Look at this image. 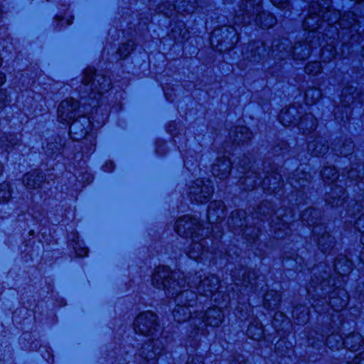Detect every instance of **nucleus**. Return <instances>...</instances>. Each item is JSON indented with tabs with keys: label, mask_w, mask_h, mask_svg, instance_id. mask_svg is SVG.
<instances>
[{
	"label": "nucleus",
	"mask_w": 364,
	"mask_h": 364,
	"mask_svg": "<svg viewBox=\"0 0 364 364\" xmlns=\"http://www.w3.org/2000/svg\"><path fill=\"white\" fill-rule=\"evenodd\" d=\"M226 215V208L222 200H215L210 203L208 210V226L203 227L199 221L190 215L179 218L175 225V230L182 237H190L191 244L186 247L187 255L193 259L208 258V255H217L213 247V242L209 236L213 235L215 228L213 224L223 220Z\"/></svg>",
	"instance_id": "obj_1"
},
{
	"label": "nucleus",
	"mask_w": 364,
	"mask_h": 364,
	"mask_svg": "<svg viewBox=\"0 0 364 364\" xmlns=\"http://www.w3.org/2000/svg\"><path fill=\"white\" fill-rule=\"evenodd\" d=\"M180 272H171L166 266L158 267L152 276V285L158 289L163 288L168 296H175L176 306L173 311L174 320L178 323L188 321L191 336L194 338L197 315V292L188 286V277L181 278Z\"/></svg>",
	"instance_id": "obj_2"
},
{
	"label": "nucleus",
	"mask_w": 364,
	"mask_h": 364,
	"mask_svg": "<svg viewBox=\"0 0 364 364\" xmlns=\"http://www.w3.org/2000/svg\"><path fill=\"white\" fill-rule=\"evenodd\" d=\"M200 273H196L193 279L188 277V286L191 288H195L200 295L210 298L213 301L217 307L210 308L205 313L199 312L197 309V315L193 320H196V328L194 335L195 346H198V340L196 338L199 335H206V327L208 326L217 327L223 321L224 314L222 308L225 307L230 301V296L228 295L229 299L222 295V291L220 290L218 278L215 275H210L201 279Z\"/></svg>",
	"instance_id": "obj_3"
},
{
	"label": "nucleus",
	"mask_w": 364,
	"mask_h": 364,
	"mask_svg": "<svg viewBox=\"0 0 364 364\" xmlns=\"http://www.w3.org/2000/svg\"><path fill=\"white\" fill-rule=\"evenodd\" d=\"M321 264L314 267L312 272L315 278L309 287L307 292L312 300L311 305L315 311L319 314L329 313L330 309L335 311H340L348 304L349 296L342 284H337L326 272V277H322V280L317 277L316 274L320 272Z\"/></svg>",
	"instance_id": "obj_4"
},
{
	"label": "nucleus",
	"mask_w": 364,
	"mask_h": 364,
	"mask_svg": "<svg viewBox=\"0 0 364 364\" xmlns=\"http://www.w3.org/2000/svg\"><path fill=\"white\" fill-rule=\"evenodd\" d=\"M235 164L241 168L240 171L245 176L240 178V183L245 191H252L257 186H261L264 191L274 192L280 187L282 176L277 173H272L264 178L259 173L251 170V161L248 157H244L238 161L232 162L230 158L223 156L217 158L212 166V173L215 178L225 179L230 173L231 165Z\"/></svg>",
	"instance_id": "obj_5"
},
{
	"label": "nucleus",
	"mask_w": 364,
	"mask_h": 364,
	"mask_svg": "<svg viewBox=\"0 0 364 364\" xmlns=\"http://www.w3.org/2000/svg\"><path fill=\"white\" fill-rule=\"evenodd\" d=\"M134 329L136 333L152 336L139 348L138 355L148 363H154L165 350L157 316L149 311L141 313L135 319Z\"/></svg>",
	"instance_id": "obj_6"
},
{
	"label": "nucleus",
	"mask_w": 364,
	"mask_h": 364,
	"mask_svg": "<svg viewBox=\"0 0 364 364\" xmlns=\"http://www.w3.org/2000/svg\"><path fill=\"white\" fill-rule=\"evenodd\" d=\"M78 101L73 97L63 100L58 108V117L61 123L70 124V136L73 141L87 140L94 136L91 134L92 123L90 117L80 114Z\"/></svg>",
	"instance_id": "obj_7"
},
{
	"label": "nucleus",
	"mask_w": 364,
	"mask_h": 364,
	"mask_svg": "<svg viewBox=\"0 0 364 364\" xmlns=\"http://www.w3.org/2000/svg\"><path fill=\"white\" fill-rule=\"evenodd\" d=\"M262 0H243L234 17V23L238 26L252 25L262 29H268L277 23L273 15L262 11Z\"/></svg>",
	"instance_id": "obj_8"
},
{
	"label": "nucleus",
	"mask_w": 364,
	"mask_h": 364,
	"mask_svg": "<svg viewBox=\"0 0 364 364\" xmlns=\"http://www.w3.org/2000/svg\"><path fill=\"white\" fill-rule=\"evenodd\" d=\"M309 338V344L316 348H319L322 345H326L332 350H337L345 346L351 351H356L364 343V339L361 334L353 333L348 335L346 338L338 333H331L325 338L323 334L313 331Z\"/></svg>",
	"instance_id": "obj_9"
},
{
	"label": "nucleus",
	"mask_w": 364,
	"mask_h": 364,
	"mask_svg": "<svg viewBox=\"0 0 364 364\" xmlns=\"http://www.w3.org/2000/svg\"><path fill=\"white\" fill-rule=\"evenodd\" d=\"M312 41L296 43L290 47V41L287 38L274 40L268 55L275 60H284L292 58L297 60H304L309 58L314 48Z\"/></svg>",
	"instance_id": "obj_10"
},
{
	"label": "nucleus",
	"mask_w": 364,
	"mask_h": 364,
	"mask_svg": "<svg viewBox=\"0 0 364 364\" xmlns=\"http://www.w3.org/2000/svg\"><path fill=\"white\" fill-rule=\"evenodd\" d=\"M302 222L313 226L314 240L317 241L318 249L323 253L330 254L334 248V239L326 231V227L318 223L320 213L318 210L310 208L306 209L301 215Z\"/></svg>",
	"instance_id": "obj_11"
},
{
	"label": "nucleus",
	"mask_w": 364,
	"mask_h": 364,
	"mask_svg": "<svg viewBox=\"0 0 364 364\" xmlns=\"http://www.w3.org/2000/svg\"><path fill=\"white\" fill-rule=\"evenodd\" d=\"M82 82L85 86L91 83L90 94L91 102L90 105L93 108L99 106V101L102 95L108 92L112 87L111 80L109 77L102 75H96L95 70L92 68H87L85 70Z\"/></svg>",
	"instance_id": "obj_12"
},
{
	"label": "nucleus",
	"mask_w": 364,
	"mask_h": 364,
	"mask_svg": "<svg viewBox=\"0 0 364 364\" xmlns=\"http://www.w3.org/2000/svg\"><path fill=\"white\" fill-rule=\"evenodd\" d=\"M166 6L164 3L157 10L159 14H163L164 16L171 18L178 14H191L198 9L197 0H173L171 4L168 3Z\"/></svg>",
	"instance_id": "obj_13"
},
{
	"label": "nucleus",
	"mask_w": 364,
	"mask_h": 364,
	"mask_svg": "<svg viewBox=\"0 0 364 364\" xmlns=\"http://www.w3.org/2000/svg\"><path fill=\"white\" fill-rule=\"evenodd\" d=\"M231 276L232 281L237 287H250L254 289L255 291H257L259 287L263 288L264 282L263 277L257 276L254 271L247 273L243 269L232 270Z\"/></svg>",
	"instance_id": "obj_14"
},
{
	"label": "nucleus",
	"mask_w": 364,
	"mask_h": 364,
	"mask_svg": "<svg viewBox=\"0 0 364 364\" xmlns=\"http://www.w3.org/2000/svg\"><path fill=\"white\" fill-rule=\"evenodd\" d=\"M363 208V204L360 203H355L350 206L348 205L346 210L348 218L345 220V228L348 231H358L363 233L361 239L364 238V213H361L358 218L355 219L356 215L360 213Z\"/></svg>",
	"instance_id": "obj_15"
},
{
	"label": "nucleus",
	"mask_w": 364,
	"mask_h": 364,
	"mask_svg": "<svg viewBox=\"0 0 364 364\" xmlns=\"http://www.w3.org/2000/svg\"><path fill=\"white\" fill-rule=\"evenodd\" d=\"M213 193V187L212 183L208 180L205 183L203 180L198 179L192 183L190 186L189 194L191 198H193L198 203H206L211 197Z\"/></svg>",
	"instance_id": "obj_16"
},
{
	"label": "nucleus",
	"mask_w": 364,
	"mask_h": 364,
	"mask_svg": "<svg viewBox=\"0 0 364 364\" xmlns=\"http://www.w3.org/2000/svg\"><path fill=\"white\" fill-rule=\"evenodd\" d=\"M335 274L337 275L336 278L332 277L326 270L323 272V274L320 277H317L322 280V277H326L325 272L332 278L331 282L333 283V280L337 284H342L341 283L346 282L345 277L347 276L353 269L352 262L348 259L345 255H341L337 258L333 264Z\"/></svg>",
	"instance_id": "obj_17"
},
{
	"label": "nucleus",
	"mask_w": 364,
	"mask_h": 364,
	"mask_svg": "<svg viewBox=\"0 0 364 364\" xmlns=\"http://www.w3.org/2000/svg\"><path fill=\"white\" fill-rule=\"evenodd\" d=\"M345 191L338 186H335L331 191L328 193L326 201L332 206H339L343 204L345 201Z\"/></svg>",
	"instance_id": "obj_18"
},
{
	"label": "nucleus",
	"mask_w": 364,
	"mask_h": 364,
	"mask_svg": "<svg viewBox=\"0 0 364 364\" xmlns=\"http://www.w3.org/2000/svg\"><path fill=\"white\" fill-rule=\"evenodd\" d=\"M43 178L44 176L41 171L34 170L24 175L23 183L28 188L34 189L40 186L43 181Z\"/></svg>",
	"instance_id": "obj_19"
},
{
	"label": "nucleus",
	"mask_w": 364,
	"mask_h": 364,
	"mask_svg": "<svg viewBox=\"0 0 364 364\" xmlns=\"http://www.w3.org/2000/svg\"><path fill=\"white\" fill-rule=\"evenodd\" d=\"M289 183L294 188H303L306 186V183L311 180V176L308 173L297 169L289 177Z\"/></svg>",
	"instance_id": "obj_20"
},
{
	"label": "nucleus",
	"mask_w": 364,
	"mask_h": 364,
	"mask_svg": "<svg viewBox=\"0 0 364 364\" xmlns=\"http://www.w3.org/2000/svg\"><path fill=\"white\" fill-rule=\"evenodd\" d=\"M317 125V119L311 113H306L302 116L298 124L299 129L303 131L304 134L316 130Z\"/></svg>",
	"instance_id": "obj_21"
},
{
	"label": "nucleus",
	"mask_w": 364,
	"mask_h": 364,
	"mask_svg": "<svg viewBox=\"0 0 364 364\" xmlns=\"http://www.w3.org/2000/svg\"><path fill=\"white\" fill-rule=\"evenodd\" d=\"M233 143L240 144L252 139V134L245 126H238L230 134Z\"/></svg>",
	"instance_id": "obj_22"
},
{
	"label": "nucleus",
	"mask_w": 364,
	"mask_h": 364,
	"mask_svg": "<svg viewBox=\"0 0 364 364\" xmlns=\"http://www.w3.org/2000/svg\"><path fill=\"white\" fill-rule=\"evenodd\" d=\"M308 150L312 155L320 156L328 151V146L326 144V141L323 138L318 137L309 143Z\"/></svg>",
	"instance_id": "obj_23"
},
{
	"label": "nucleus",
	"mask_w": 364,
	"mask_h": 364,
	"mask_svg": "<svg viewBox=\"0 0 364 364\" xmlns=\"http://www.w3.org/2000/svg\"><path fill=\"white\" fill-rule=\"evenodd\" d=\"M247 335L253 340L259 341L263 338L264 330L261 322L253 318L247 329Z\"/></svg>",
	"instance_id": "obj_24"
},
{
	"label": "nucleus",
	"mask_w": 364,
	"mask_h": 364,
	"mask_svg": "<svg viewBox=\"0 0 364 364\" xmlns=\"http://www.w3.org/2000/svg\"><path fill=\"white\" fill-rule=\"evenodd\" d=\"M281 301V296L277 291L271 290L264 296V306L267 309H274L277 308Z\"/></svg>",
	"instance_id": "obj_25"
},
{
	"label": "nucleus",
	"mask_w": 364,
	"mask_h": 364,
	"mask_svg": "<svg viewBox=\"0 0 364 364\" xmlns=\"http://www.w3.org/2000/svg\"><path fill=\"white\" fill-rule=\"evenodd\" d=\"M21 136L17 134H4L0 139V149L8 151L13 146L18 144Z\"/></svg>",
	"instance_id": "obj_26"
},
{
	"label": "nucleus",
	"mask_w": 364,
	"mask_h": 364,
	"mask_svg": "<svg viewBox=\"0 0 364 364\" xmlns=\"http://www.w3.org/2000/svg\"><path fill=\"white\" fill-rule=\"evenodd\" d=\"M292 316L297 320L298 323H306L309 317V311L304 306H296L293 309Z\"/></svg>",
	"instance_id": "obj_27"
},
{
	"label": "nucleus",
	"mask_w": 364,
	"mask_h": 364,
	"mask_svg": "<svg viewBox=\"0 0 364 364\" xmlns=\"http://www.w3.org/2000/svg\"><path fill=\"white\" fill-rule=\"evenodd\" d=\"M347 178L355 181L360 179L364 183V166L362 164H357L355 167H352L347 173Z\"/></svg>",
	"instance_id": "obj_28"
},
{
	"label": "nucleus",
	"mask_w": 364,
	"mask_h": 364,
	"mask_svg": "<svg viewBox=\"0 0 364 364\" xmlns=\"http://www.w3.org/2000/svg\"><path fill=\"white\" fill-rule=\"evenodd\" d=\"M321 174L323 180L326 183L335 182L339 178L338 172L333 166L325 167L321 171Z\"/></svg>",
	"instance_id": "obj_29"
},
{
	"label": "nucleus",
	"mask_w": 364,
	"mask_h": 364,
	"mask_svg": "<svg viewBox=\"0 0 364 364\" xmlns=\"http://www.w3.org/2000/svg\"><path fill=\"white\" fill-rule=\"evenodd\" d=\"M354 148V145L352 141H346L345 143L341 144L340 141L337 142L336 147L333 148V150L336 152L337 154L343 156H348L351 154Z\"/></svg>",
	"instance_id": "obj_30"
},
{
	"label": "nucleus",
	"mask_w": 364,
	"mask_h": 364,
	"mask_svg": "<svg viewBox=\"0 0 364 364\" xmlns=\"http://www.w3.org/2000/svg\"><path fill=\"white\" fill-rule=\"evenodd\" d=\"M321 97L320 89L312 87L306 90L305 93V102L307 105H312L317 102Z\"/></svg>",
	"instance_id": "obj_31"
},
{
	"label": "nucleus",
	"mask_w": 364,
	"mask_h": 364,
	"mask_svg": "<svg viewBox=\"0 0 364 364\" xmlns=\"http://www.w3.org/2000/svg\"><path fill=\"white\" fill-rule=\"evenodd\" d=\"M245 214L242 210H235L233 211L231 214V217L228 219V224L232 228L235 227H242L245 221L242 218H239L240 216H244Z\"/></svg>",
	"instance_id": "obj_32"
},
{
	"label": "nucleus",
	"mask_w": 364,
	"mask_h": 364,
	"mask_svg": "<svg viewBox=\"0 0 364 364\" xmlns=\"http://www.w3.org/2000/svg\"><path fill=\"white\" fill-rule=\"evenodd\" d=\"M355 92V89L353 87H345L342 90V101L343 103H346L344 105L345 107L347 106L350 102H353L355 97H354V93Z\"/></svg>",
	"instance_id": "obj_33"
},
{
	"label": "nucleus",
	"mask_w": 364,
	"mask_h": 364,
	"mask_svg": "<svg viewBox=\"0 0 364 364\" xmlns=\"http://www.w3.org/2000/svg\"><path fill=\"white\" fill-rule=\"evenodd\" d=\"M321 63L317 61L309 63L305 67V73L309 75H316L321 73Z\"/></svg>",
	"instance_id": "obj_34"
},
{
	"label": "nucleus",
	"mask_w": 364,
	"mask_h": 364,
	"mask_svg": "<svg viewBox=\"0 0 364 364\" xmlns=\"http://www.w3.org/2000/svg\"><path fill=\"white\" fill-rule=\"evenodd\" d=\"M134 41L129 40L127 43L122 44V46L118 49V53L119 55L120 58H126L134 49Z\"/></svg>",
	"instance_id": "obj_35"
},
{
	"label": "nucleus",
	"mask_w": 364,
	"mask_h": 364,
	"mask_svg": "<svg viewBox=\"0 0 364 364\" xmlns=\"http://www.w3.org/2000/svg\"><path fill=\"white\" fill-rule=\"evenodd\" d=\"M321 58L323 61L330 60L336 56V48L333 46L329 45L321 49Z\"/></svg>",
	"instance_id": "obj_36"
},
{
	"label": "nucleus",
	"mask_w": 364,
	"mask_h": 364,
	"mask_svg": "<svg viewBox=\"0 0 364 364\" xmlns=\"http://www.w3.org/2000/svg\"><path fill=\"white\" fill-rule=\"evenodd\" d=\"M279 122L284 126L288 127L292 123V116L289 109H282L279 114Z\"/></svg>",
	"instance_id": "obj_37"
},
{
	"label": "nucleus",
	"mask_w": 364,
	"mask_h": 364,
	"mask_svg": "<svg viewBox=\"0 0 364 364\" xmlns=\"http://www.w3.org/2000/svg\"><path fill=\"white\" fill-rule=\"evenodd\" d=\"M225 30V31L230 33L232 35V37L235 38V41L238 40V36H236L235 29L232 26H225L223 28L220 30L221 33H224L223 30ZM219 30H214V31L211 33L210 36V43L212 46H214V38L218 35Z\"/></svg>",
	"instance_id": "obj_38"
},
{
	"label": "nucleus",
	"mask_w": 364,
	"mask_h": 364,
	"mask_svg": "<svg viewBox=\"0 0 364 364\" xmlns=\"http://www.w3.org/2000/svg\"><path fill=\"white\" fill-rule=\"evenodd\" d=\"M6 77L5 75L0 73V87L5 82ZM7 99V93L5 90L0 89V109L4 108L6 106V102Z\"/></svg>",
	"instance_id": "obj_39"
},
{
	"label": "nucleus",
	"mask_w": 364,
	"mask_h": 364,
	"mask_svg": "<svg viewBox=\"0 0 364 364\" xmlns=\"http://www.w3.org/2000/svg\"><path fill=\"white\" fill-rule=\"evenodd\" d=\"M11 197L10 186L7 183L0 185V202L7 201Z\"/></svg>",
	"instance_id": "obj_40"
},
{
	"label": "nucleus",
	"mask_w": 364,
	"mask_h": 364,
	"mask_svg": "<svg viewBox=\"0 0 364 364\" xmlns=\"http://www.w3.org/2000/svg\"><path fill=\"white\" fill-rule=\"evenodd\" d=\"M287 343L285 340H280L279 341L277 344L275 345V350H276V353L280 355V356H284L286 355L287 352L284 351L282 348L283 347H285L287 348V350L289 351V349L288 348L287 346Z\"/></svg>",
	"instance_id": "obj_41"
},
{
	"label": "nucleus",
	"mask_w": 364,
	"mask_h": 364,
	"mask_svg": "<svg viewBox=\"0 0 364 364\" xmlns=\"http://www.w3.org/2000/svg\"><path fill=\"white\" fill-rule=\"evenodd\" d=\"M277 219L279 221V223H277L276 225H282L283 228H281V227H279L277 229L279 230H289V227L288 226H286V225L283 224V222L284 223H287L288 222V215L287 214H284V215H280L279 213H277Z\"/></svg>",
	"instance_id": "obj_42"
},
{
	"label": "nucleus",
	"mask_w": 364,
	"mask_h": 364,
	"mask_svg": "<svg viewBox=\"0 0 364 364\" xmlns=\"http://www.w3.org/2000/svg\"><path fill=\"white\" fill-rule=\"evenodd\" d=\"M276 7L281 9H287L289 6V0H271Z\"/></svg>",
	"instance_id": "obj_43"
},
{
	"label": "nucleus",
	"mask_w": 364,
	"mask_h": 364,
	"mask_svg": "<svg viewBox=\"0 0 364 364\" xmlns=\"http://www.w3.org/2000/svg\"><path fill=\"white\" fill-rule=\"evenodd\" d=\"M347 364H364V352L355 356L352 363H348Z\"/></svg>",
	"instance_id": "obj_44"
},
{
	"label": "nucleus",
	"mask_w": 364,
	"mask_h": 364,
	"mask_svg": "<svg viewBox=\"0 0 364 364\" xmlns=\"http://www.w3.org/2000/svg\"><path fill=\"white\" fill-rule=\"evenodd\" d=\"M75 250L76 255L79 257H85V256L87 255V253H88V250L86 247H82V248L77 249V247H75Z\"/></svg>",
	"instance_id": "obj_45"
},
{
	"label": "nucleus",
	"mask_w": 364,
	"mask_h": 364,
	"mask_svg": "<svg viewBox=\"0 0 364 364\" xmlns=\"http://www.w3.org/2000/svg\"><path fill=\"white\" fill-rule=\"evenodd\" d=\"M186 364H204L203 360L201 357L192 358L191 360H188Z\"/></svg>",
	"instance_id": "obj_46"
},
{
	"label": "nucleus",
	"mask_w": 364,
	"mask_h": 364,
	"mask_svg": "<svg viewBox=\"0 0 364 364\" xmlns=\"http://www.w3.org/2000/svg\"><path fill=\"white\" fill-rule=\"evenodd\" d=\"M260 50L261 48L259 47H256L255 50H252L254 54H251L250 58H253V60H256V53H257L259 55H261Z\"/></svg>",
	"instance_id": "obj_47"
},
{
	"label": "nucleus",
	"mask_w": 364,
	"mask_h": 364,
	"mask_svg": "<svg viewBox=\"0 0 364 364\" xmlns=\"http://www.w3.org/2000/svg\"><path fill=\"white\" fill-rule=\"evenodd\" d=\"M230 364H245V363L242 360V357L239 356L237 359L231 361Z\"/></svg>",
	"instance_id": "obj_48"
},
{
	"label": "nucleus",
	"mask_w": 364,
	"mask_h": 364,
	"mask_svg": "<svg viewBox=\"0 0 364 364\" xmlns=\"http://www.w3.org/2000/svg\"><path fill=\"white\" fill-rule=\"evenodd\" d=\"M253 233L251 235V239L255 242L258 238V232L259 230L255 231V229L253 230Z\"/></svg>",
	"instance_id": "obj_49"
},
{
	"label": "nucleus",
	"mask_w": 364,
	"mask_h": 364,
	"mask_svg": "<svg viewBox=\"0 0 364 364\" xmlns=\"http://www.w3.org/2000/svg\"><path fill=\"white\" fill-rule=\"evenodd\" d=\"M360 242L364 247V238L360 239ZM360 257L361 262L364 264V250L361 252Z\"/></svg>",
	"instance_id": "obj_50"
},
{
	"label": "nucleus",
	"mask_w": 364,
	"mask_h": 364,
	"mask_svg": "<svg viewBox=\"0 0 364 364\" xmlns=\"http://www.w3.org/2000/svg\"><path fill=\"white\" fill-rule=\"evenodd\" d=\"M250 230V228H248V227L246 226L245 228L244 229L243 234L246 235H249Z\"/></svg>",
	"instance_id": "obj_51"
},
{
	"label": "nucleus",
	"mask_w": 364,
	"mask_h": 364,
	"mask_svg": "<svg viewBox=\"0 0 364 364\" xmlns=\"http://www.w3.org/2000/svg\"><path fill=\"white\" fill-rule=\"evenodd\" d=\"M277 316H281L282 318H284V319H282V322H284V320H286L285 316H284L282 313H279V314H277H277H275V315H274V319H276V317H277Z\"/></svg>",
	"instance_id": "obj_52"
},
{
	"label": "nucleus",
	"mask_w": 364,
	"mask_h": 364,
	"mask_svg": "<svg viewBox=\"0 0 364 364\" xmlns=\"http://www.w3.org/2000/svg\"><path fill=\"white\" fill-rule=\"evenodd\" d=\"M358 100H360L362 102H364V98H363V95L360 94V95H358L357 97Z\"/></svg>",
	"instance_id": "obj_53"
},
{
	"label": "nucleus",
	"mask_w": 364,
	"mask_h": 364,
	"mask_svg": "<svg viewBox=\"0 0 364 364\" xmlns=\"http://www.w3.org/2000/svg\"><path fill=\"white\" fill-rule=\"evenodd\" d=\"M51 146H52V144H48L47 145V149H48V151H50V150L53 151V148H51Z\"/></svg>",
	"instance_id": "obj_54"
},
{
	"label": "nucleus",
	"mask_w": 364,
	"mask_h": 364,
	"mask_svg": "<svg viewBox=\"0 0 364 364\" xmlns=\"http://www.w3.org/2000/svg\"><path fill=\"white\" fill-rule=\"evenodd\" d=\"M244 306H245V308L247 310L248 309H250V304H244Z\"/></svg>",
	"instance_id": "obj_55"
},
{
	"label": "nucleus",
	"mask_w": 364,
	"mask_h": 364,
	"mask_svg": "<svg viewBox=\"0 0 364 364\" xmlns=\"http://www.w3.org/2000/svg\"><path fill=\"white\" fill-rule=\"evenodd\" d=\"M263 206H266V204L262 205L259 207V212H262Z\"/></svg>",
	"instance_id": "obj_56"
},
{
	"label": "nucleus",
	"mask_w": 364,
	"mask_h": 364,
	"mask_svg": "<svg viewBox=\"0 0 364 364\" xmlns=\"http://www.w3.org/2000/svg\"><path fill=\"white\" fill-rule=\"evenodd\" d=\"M2 171H3V166H2V165L0 164V174L1 173Z\"/></svg>",
	"instance_id": "obj_57"
},
{
	"label": "nucleus",
	"mask_w": 364,
	"mask_h": 364,
	"mask_svg": "<svg viewBox=\"0 0 364 364\" xmlns=\"http://www.w3.org/2000/svg\"><path fill=\"white\" fill-rule=\"evenodd\" d=\"M336 339H338V338H336V337L335 338H332V339H331L332 343H335V342H336Z\"/></svg>",
	"instance_id": "obj_58"
},
{
	"label": "nucleus",
	"mask_w": 364,
	"mask_h": 364,
	"mask_svg": "<svg viewBox=\"0 0 364 364\" xmlns=\"http://www.w3.org/2000/svg\"><path fill=\"white\" fill-rule=\"evenodd\" d=\"M55 148L56 149H59L58 144L55 145Z\"/></svg>",
	"instance_id": "obj_59"
},
{
	"label": "nucleus",
	"mask_w": 364,
	"mask_h": 364,
	"mask_svg": "<svg viewBox=\"0 0 364 364\" xmlns=\"http://www.w3.org/2000/svg\"><path fill=\"white\" fill-rule=\"evenodd\" d=\"M1 58H0V66L1 65Z\"/></svg>",
	"instance_id": "obj_60"
},
{
	"label": "nucleus",
	"mask_w": 364,
	"mask_h": 364,
	"mask_svg": "<svg viewBox=\"0 0 364 364\" xmlns=\"http://www.w3.org/2000/svg\"><path fill=\"white\" fill-rule=\"evenodd\" d=\"M220 46H222L220 45ZM219 50H222V47H220V48H219Z\"/></svg>",
	"instance_id": "obj_61"
}]
</instances>
